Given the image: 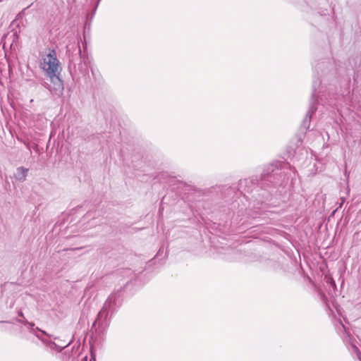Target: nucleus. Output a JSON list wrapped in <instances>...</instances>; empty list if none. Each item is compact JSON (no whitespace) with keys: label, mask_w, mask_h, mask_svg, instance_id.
I'll use <instances>...</instances> for the list:
<instances>
[{"label":"nucleus","mask_w":361,"mask_h":361,"mask_svg":"<svg viewBox=\"0 0 361 361\" xmlns=\"http://www.w3.org/2000/svg\"><path fill=\"white\" fill-rule=\"evenodd\" d=\"M66 49H67V52L68 54H70L71 52V51H75L77 50L78 51V53L79 54H80L81 53V51H80V46H79V44L77 43H70L68 44L67 46H66Z\"/></svg>","instance_id":"4"},{"label":"nucleus","mask_w":361,"mask_h":361,"mask_svg":"<svg viewBox=\"0 0 361 361\" xmlns=\"http://www.w3.org/2000/svg\"><path fill=\"white\" fill-rule=\"evenodd\" d=\"M18 315H19L20 317H23V312H18Z\"/></svg>","instance_id":"5"},{"label":"nucleus","mask_w":361,"mask_h":361,"mask_svg":"<svg viewBox=\"0 0 361 361\" xmlns=\"http://www.w3.org/2000/svg\"><path fill=\"white\" fill-rule=\"evenodd\" d=\"M116 295L111 294L109 296L107 300H106L102 309L98 314V317H102L103 314L106 312V310L110 307L111 305L115 302Z\"/></svg>","instance_id":"2"},{"label":"nucleus","mask_w":361,"mask_h":361,"mask_svg":"<svg viewBox=\"0 0 361 361\" xmlns=\"http://www.w3.org/2000/svg\"><path fill=\"white\" fill-rule=\"evenodd\" d=\"M28 169H25L24 167H18L17 169V173L16 174V178L18 180L23 182L25 180L27 174Z\"/></svg>","instance_id":"3"},{"label":"nucleus","mask_w":361,"mask_h":361,"mask_svg":"<svg viewBox=\"0 0 361 361\" xmlns=\"http://www.w3.org/2000/svg\"><path fill=\"white\" fill-rule=\"evenodd\" d=\"M40 67L51 80H56L55 85L59 89H63V83L57 76L60 72V63L54 50L43 56Z\"/></svg>","instance_id":"1"},{"label":"nucleus","mask_w":361,"mask_h":361,"mask_svg":"<svg viewBox=\"0 0 361 361\" xmlns=\"http://www.w3.org/2000/svg\"><path fill=\"white\" fill-rule=\"evenodd\" d=\"M353 348H354V349H355V350H356V351H357V350H358L357 348L355 345H353Z\"/></svg>","instance_id":"7"},{"label":"nucleus","mask_w":361,"mask_h":361,"mask_svg":"<svg viewBox=\"0 0 361 361\" xmlns=\"http://www.w3.org/2000/svg\"><path fill=\"white\" fill-rule=\"evenodd\" d=\"M82 247H76V248H73L71 249L72 250H80L81 249Z\"/></svg>","instance_id":"6"}]
</instances>
